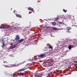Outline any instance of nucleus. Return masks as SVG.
<instances>
[{
  "label": "nucleus",
  "mask_w": 77,
  "mask_h": 77,
  "mask_svg": "<svg viewBox=\"0 0 77 77\" xmlns=\"http://www.w3.org/2000/svg\"><path fill=\"white\" fill-rule=\"evenodd\" d=\"M63 12H65V13H66V12H67V10H66L65 9H63Z\"/></svg>",
  "instance_id": "nucleus-20"
},
{
  "label": "nucleus",
  "mask_w": 77,
  "mask_h": 77,
  "mask_svg": "<svg viewBox=\"0 0 77 77\" xmlns=\"http://www.w3.org/2000/svg\"><path fill=\"white\" fill-rule=\"evenodd\" d=\"M47 62H50V60H47Z\"/></svg>",
  "instance_id": "nucleus-23"
},
{
  "label": "nucleus",
  "mask_w": 77,
  "mask_h": 77,
  "mask_svg": "<svg viewBox=\"0 0 77 77\" xmlns=\"http://www.w3.org/2000/svg\"><path fill=\"white\" fill-rule=\"evenodd\" d=\"M45 56V54H42L40 55H38V57H42H42H43L44 56Z\"/></svg>",
  "instance_id": "nucleus-9"
},
{
  "label": "nucleus",
  "mask_w": 77,
  "mask_h": 77,
  "mask_svg": "<svg viewBox=\"0 0 77 77\" xmlns=\"http://www.w3.org/2000/svg\"><path fill=\"white\" fill-rule=\"evenodd\" d=\"M1 61H3V62L5 63H7V64H8V62H6V59L2 58L1 59Z\"/></svg>",
  "instance_id": "nucleus-5"
},
{
  "label": "nucleus",
  "mask_w": 77,
  "mask_h": 77,
  "mask_svg": "<svg viewBox=\"0 0 77 77\" xmlns=\"http://www.w3.org/2000/svg\"><path fill=\"white\" fill-rule=\"evenodd\" d=\"M13 66H16V65H12Z\"/></svg>",
  "instance_id": "nucleus-24"
},
{
  "label": "nucleus",
  "mask_w": 77,
  "mask_h": 77,
  "mask_svg": "<svg viewBox=\"0 0 77 77\" xmlns=\"http://www.w3.org/2000/svg\"><path fill=\"white\" fill-rule=\"evenodd\" d=\"M54 30H56V28L55 27H54L52 28Z\"/></svg>",
  "instance_id": "nucleus-22"
},
{
  "label": "nucleus",
  "mask_w": 77,
  "mask_h": 77,
  "mask_svg": "<svg viewBox=\"0 0 77 77\" xmlns=\"http://www.w3.org/2000/svg\"><path fill=\"white\" fill-rule=\"evenodd\" d=\"M23 41H24V39H21L20 40H18L17 42L18 43H21V42H23Z\"/></svg>",
  "instance_id": "nucleus-7"
},
{
  "label": "nucleus",
  "mask_w": 77,
  "mask_h": 77,
  "mask_svg": "<svg viewBox=\"0 0 77 77\" xmlns=\"http://www.w3.org/2000/svg\"><path fill=\"white\" fill-rule=\"evenodd\" d=\"M17 47V45H14L11 46H10L9 48V49H13V48H16Z\"/></svg>",
  "instance_id": "nucleus-2"
},
{
  "label": "nucleus",
  "mask_w": 77,
  "mask_h": 77,
  "mask_svg": "<svg viewBox=\"0 0 77 77\" xmlns=\"http://www.w3.org/2000/svg\"><path fill=\"white\" fill-rule=\"evenodd\" d=\"M10 45H13V43H11V44H10Z\"/></svg>",
  "instance_id": "nucleus-25"
},
{
  "label": "nucleus",
  "mask_w": 77,
  "mask_h": 77,
  "mask_svg": "<svg viewBox=\"0 0 77 77\" xmlns=\"http://www.w3.org/2000/svg\"><path fill=\"white\" fill-rule=\"evenodd\" d=\"M66 32L67 33H71V32L69 30H71V28L69 26H67L66 28Z\"/></svg>",
  "instance_id": "nucleus-1"
},
{
  "label": "nucleus",
  "mask_w": 77,
  "mask_h": 77,
  "mask_svg": "<svg viewBox=\"0 0 77 77\" xmlns=\"http://www.w3.org/2000/svg\"><path fill=\"white\" fill-rule=\"evenodd\" d=\"M48 48H51V49H53V46H49Z\"/></svg>",
  "instance_id": "nucleus-16"
},
{
  "label": "nucleus",
  "mask_w": 77,
  "mask_h": 77,
  "mask_svg": "<svg viewBox=\"0 0 77 77\" xmlns=\"http://www.w3.org/2000/svg\"><path fill=\"white\" fill-rule=\"evenodd\" d=\"M16 15L17 17H19L20 18H21V16L19 15V14H16Z\"/></svg>",
  "instance_id": "nucleus-13"
},
{
  "label": "nucleus",
  "mask_w": 77,
  "mask_h": 77,
  "mask_svg": "<svg viewBox=\"0 0 77 77\" xmlns=\"http://www.w3.org/2000/svg\"><path fill=\"white\" fill-rule=\"evenodd\" d=\"M18 75L17 74H15L14 75V76H13L14 77H18Z\"/></svg>",
  "instance_id": "nucleus-19"
},
{
  "label": "nucleus",
  "mask_w": 77,
  "mask_h": 77,
  "mask_svg": "<svg viewBox=\"0 0 77 77\" xmlns=\"http://www.w3.org/2000/svg\"><path fill=\"white\" fill-rule=\"evenodd\" d=\"M38 77H48V76H46V77H45V76H41V74H40L39 75H38Z\"/></svg>",
  "instance_id": "nucleus-12"
},
{
  "label": "nucleus",
  "mask_w": 77,
  "mask_h": 77,
  "mask_svg": "<svg viewBox=\"0 0 77 77\" xmlns=\"http://www.w3.org/2000/svg\"><path fill=\"white\" fill-rule=\"evenodd\" d=\"M68 47L69 48V50H70V49H71V47H72V46L70 45Z\"/></svg>",
  "instance_id": "nucleus-15"
},
{
  "label": "nucleus",
  "mask_w": 77,
  "mask_h": 77,
  "mask_svg": "<svg viewBox=\"0 0 77 77\" xmlns=\"http://www.w3.org/2000/svg\"><path fill=\"white\" fill-rule=\"evenodd\" d=\"M24 69L22 68L21 69H19L18 71H19V72H21V71H24Z\"/></svg>",
  "instance_id": "nucleus-11"
},
{
  "label": "nucleus",
  "mask_w": 77,
  "mask_h": 77,
  "mask_svg": "<svg viewBox=\"0 0 77 77\" xmlns=\"http://www.w3.org/2000/svg\"><path fill=\"white\" fill-rule=\"evenodd\" d=\"M8 26H0V29H8Z\"/></svg>",
  "instance_id": "nucleus-4"
},
{
  "label": "nucleus",
  "mask_w": 77,
  "mask_h": 77,
  "mask_svg": "<svg viewBox=\"0 0 77 77\" xmlns=\"http://www.w3.org/2000/svg\"><path fill=\"white\" fill-rule=\"evenodd\" d=\"M28 9L29 10V11H31L33 12H35V11L33 10V9L31 7H29L28 8Z\"/></svg>",
  "instance_id": "nucleus-3"
},
{
  "label": "nucleus",
  "mask_w": 77,
  "mask_h": 77,
  "mask_svg": "<svg viewBox=\"0 0 77 77\" xmlns=\"http://www.w3.org/2000/svg\"><path fill=\"white\" fill-rule=\"evenodd\" d=\"M2 41L3 42V45H2V47H5V44H5V41H4L3 39H2Z\"/></svg>",
  "instance_id": "nucleus-8"
},
{
  "label": "nucleus",
  "mask_w": 77,
  "mask_h": 77,
  "mask_svg": "<svg viewBox=\"0 0 77 77\" xmlns=\"http://www.w3.org/2000/svg\"><path fill=\"white\" fill-rule=\"evenodd\" d=\"M8 65V64H7V63H5V64H4V66H5V67H9Z\"/></svg>",
  "instance_id": "nucleus-10"
},
{
  "label": "nucleus",
  "mask_w": 77,
  "mask_h": 77,
  "mask_svg": "<svg viewBox=\"0 0 77 77\" xmlns=\"http://www.w3.org/2000/svg\"><path fill=\"white\" fill-rule=\"evenodd\" d=\"M53 20H54V21H57V20H59V18H54Z\"/></svg>",
  "instance_id": "nucleus-14"
},
{
  "label": "nucleus",
  "mask_w": 77,
  "mask_h": 77,
  "mask_svg": "<svg viewBox=\"0 0 77 77\" xmlns=\"http://www.w3.org/2000/svg\"><path fill=\"white\" fill-rule=\"evenodd\" d=\"M50 62H54V60L53 59H51L50 60Z\"/></svg>",
  "instance_id": "nucleus-18"
},
{
  "label": "nucleus",
  "mask_w": 77,
  "mask_h": 77,
  "mask_svg": "<svg viewBox=\"0 0 77 77\" xmlns=\"http://www.w3.org/2000/svg\"><path fill=\"white\" fill-rule=\"evenodd\" d=\"M20 75H24V73L21 72V73H20Z\"/></svg>",
  "instance_id": "nucleus-21"
},
{
  "label": "nucleus",
  "mask_w": 77,
  "mask_h": 77,
  "mask_svg": "<svg viewBox=\"0 0 77 77\" xmlns=\"http://www.w3.org/2000/svg\"><path fill=\"white\" fill-rule=\"evenodd\" d=\"M52 24L53 26H55L56 25V23L54 22H53Z\"/></svg>",
  "instance_id": "nucleus-17"
},
{
  "label": "nucleus",
  "mask_w": 77,
  "mask_h": 77,
  "mask_svg": "<svg viewBox=\"0 0 77 77\" xmlns=\"http://www.w3.org/2000/svg\"><path fill=\"white\" fill-rule=\"evenodd\" d=\"M19 39L20 37H19V35H17L16 36L15 40H16V41H18V40H19Z\"/></svg>",
  "instance_id": "nucleus-6"
},
{
  "label": "nucleus",
  "mask_w": 77,
  "mask_h": 77,
  "mask_svg": "<svg viewBox=\"0 0 77 77\" xmlns=\"http://www.w3.org/2000/svg\"><path fill=\"white\" fill-rule=\"evenodd\" d=\"M74 65H75V63H73Z\"/></svg>",
  "instance_id": "nucleus-26"
}]
</instances>
